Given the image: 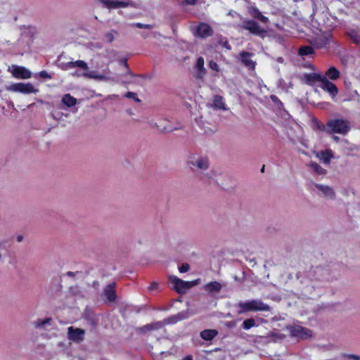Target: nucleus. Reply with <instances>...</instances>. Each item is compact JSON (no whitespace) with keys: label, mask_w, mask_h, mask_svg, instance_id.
<instances>
[{"label":"nucleus","mask_w":360,"mask_h":360,"mask_svg":"<svg viewBox=\"0 0 360 360\" xmlns=\"http://www.w3.org/2000/svg\"><path fill=\"white\" fill-rule=\"evenodd\" d=\"M248 12L252 17L259 20L263 23H266L269 22L268 18L263 15L259 9L255 6H250L248 8Z\"/></svg>","instance_id":"nucleus-23"},{"label":"nucleus","mask_w":360,"mask_h":360,"mask_svg":"<svg viewBox=\"0 0 360 360\" xmlns=\"http://www.w3.org/2000/svg\"><path fill=\"white\" fill-rule=\"evenodd\" d=\"M39 76L42 78L51 79V77L46 71H41L39 72Z\"/></svg>","instance_id":"nucleus-43"},{"label":"nucleus","mask_w":360,"mask_h":360,"mask_svg":"<svg viewBox=\"0 0 360 360\" xmlns=\"http://www.w3.org/2000/svg\"><path fill=\"white\" fill-rule=\"evenodd\" d=\"M346 356L349 360H360V356H358V355L348 354Z\"/></svg>","instance_id":"nucleus-44"},{"label":"nucleus","mask_w":360,"mask_h":360,"mask_svg":"<svg viewBox=\"0 0 360 360\" xmlns=\"http://www.w3.org/2000/svg\"><path fill=\"white\" fill-rule=\"evenodd\" d=\"M252 53L243 51L240 53L242 63L249 69L253 70L255 67V63L250 59Z\"/></svg>","instance_id":"nucleus-24"},{"label":"nucleus","mask_w":360,"mask_h":360,"mask_svg":"<svg viewBox=\"0 0 360 360\" xmlns=\"http://www.w3.org/2000/svg\"><path fill=\"white\" fill-rule=\"evenodd\" d=\"M195 68L196 78L202 79L206 74V69L204 68V59L202 57L197 59Z\"/></svg>","instance_id":"nucleus-20"},{"label":"nucleus","mask_w":360,"mask_h":360,"mask_svg":"<svg viewBox=\"0 0 360 360\" xmlns=\"http://www.w3.org/2000/svg\"><path fill=\"white\" fill-rule=\"evenodd\" d=\"M169 281L174 285L173 289L179 294H184L191 289L188 281H184L175 276H169Z\"/></svg>","instance_id":"nucleus-10"},{"label":"nucleus","mask_w":360,"mask_h":360,"mask_svg":"<svg viewBox=\"0 0 360 360\" xmlns=\"http://www.w3.org/2000/svg\"><path fill=\"white\" fill-rule=\"evenodd\" d=\"M164 327V323L162 321H156L154 323L146 324L138 328L140 333H146L150 331L156 330Z\"/></svg>","instance_id":"nucleus-17"},{"label":"nucleus","mask_w":360,"mask_h":360,"mask_svg":"<svg viewBox=\"0 0 360 360\" xmlns=\"http://www.w3.org/2000/svg\"><path fill=\"white\" fill-rule=\"evenodd\" d=\"M120 63L122 64L125 68H127V58H122L120 60Z\"/></svg>","instance_id":"nucleus-49"},{"label":"nucleus","mask_w":360,"mask_h":360,"mask_svg":"<svg viewBox=\"0 0 360 360\" xmlns=\"http://www.w3.org/2000/svg\"><path fill=\"white\" fill-rule=\"evenodd\" d=\"M276 60H277V62L281 63H283V58L282 57L277 58Z\"/></svg>","instance_id":"nucleus-55"},{"label":"nucleus","mask_w":360,"mask_h":360,"mask_svg":"<svg viewBox=\"0 0 360 360\" xmlns=\"http://www.w3.org/2000/svg\"><path fill=\"white\" fill-rule=\"evenodd\" d=\"M197 33L200 37L204 38L212 36L213 30L209 25L206 23H201L197 28Z\"/></svg>","instance_id":"nucleus-18"},{"label":"nucleus","mask_w":360,"mask_h":360,"mask_svg":"<svg viewBox=\"0 0 360 360\" xmlns=\"http://www.w3.org/2000/svg\"><path fill=\"white\" fill-rule=\"evenodd\" d=\"M310 167L313 169V171L315 172L317 174H325L326 172V170L316 162H311L310 164Z\"/></svg>","instance_id":"nucleus-32"},{"label":"nucleus","mask_w":360,"mask_h":360,"mask_svg":"<svg viewBox=\"0 0 360 360\" xmlns=\"http://www.w3.org/2000/svg\"><path fill=\"white\" fill-rule=\"evenodd\" d=\"M133 26H134L137 28H139V29H148V30H150V29H152L154 27L153 25L143 24L141 22H137L136 24H134Z\"/></svg>","instance_id":"nucleus-35"},{"label":"nucleus","mask_w":360,"mask_h":360,"mask_svg":"<svg viewBox=\"0 0 360 360\" xmlns=\"http://www.w3.org/2000/svg\"><path fill=\"white\" fill-rule=\"evenodd\" d=\"M22 239H23L22 236H18L17 237V241L19 242V243L21 242L22 240Z\"/></svg>","instance_id":"nucleus-57"},{"label":"nucleus","mask_w":360,"mask_h":360,"mask_svg":"<svg viewBox=\"0 0 360 360\" xmlns=\"http://www.w3.org/2000/svg\"><path fill=\"white\" fill-rule=\"evenodd\" d=\"M292 278V276L290 274V275L288 276V278Z\"/></svg>","instance_id":"nucleus-64"},{"label":"nucleus","mask_w":360,"mask_h":360,"mask_svg":"<svg viewBox=\"0 0 360 360\" xmlns=\"http://www.w3.org/2000/svg\"><path fill=\"white\" fill-rule=\"evenodd\" d=\"M218 334V331L214 329H206L200 332V337L205 340H212Z\"/></svg>","instance_id":"nucleus-27"},{"label":"nucleus","mask_w":360,"mask_h":360,"mask_svg":"<svg viewBox=\"0 0 360 360\" xmlns=\"http://www.w3.org/2000/svg\"><path fill=\"white\" fill-rule=\"evenodd\" d=\"M333 139L336 141V142H338L340 141V138L337 136H333Z\"/></svg>","instance_id":"nucleus-59"},{"label":"nucleus","mask_w":360,"mask_h":360,"mask_svg":"<svg viewBox=\"0 0 360 360\" xmlns=\"http://www.w3.org/2000/svg\"><path fill=\"white\" fill-rule=\"evenodd\" d=\"M124 97L128 98H132L137 103L141 102V100L137 97V94L134 92H130V91L127 92V94H125Z\"/></svg>","instance_id":"nucleus-36"},{"label":"nucleus","mask_w":360,"mask_h":360,"mask_svg":"<svg viewBox=\"0 0 360 360\" xmlns=\"http://www.w3.org/2000/svg\"><path fill=\"white\" fill-rule=\"evenodd\" d=\"M256 325L255 320L253 319H245L242 324V327L245 330H249Z\"/></svg>","instance_id":"nucleus-33"},{"label":"nucleus","mask_w":360,"mask_h":360,"mask_svg":"<svg viewBox=\"0 0 360 360\" xmlns=\"http://www.w3.org/2000/svg\"><path fill=\"white\" fill-rule=\"evenodd\" d=\"M53 319L51 317H46L45 319H38L32 323V325L35 328L40 330H46L47 326H51Z\"/></svg>","instance_id":"nucleus-22"},{"label":"nucleus","mask_w":360,"mask_h":360,"mask_svg":"<svg viewBox=\"0 0 360 360\" xmlns=\"http://www.w3.org/2000/svg\"><path fill=\"white\" fill-rule=\"evenodd\" d=\"M204 289L210 293L218 292L221 289V285L217 281H212L206 284Z\"/></svg>","instance_id":"nucleus-26"},{"label":"nucleus","mask_w":360,"mask_h":360,"mask_svg":"<svg viewBox=\"0 0 360 360\" xmlns=\"http://www.w3.org/2000/svg\"><path fill=\"white\" fill-rule=\"evenodd\" d=\"M184 1L188 5H195L197 0H184Z\"/></svg>","instance_id":"nucleus-50"},{"label":"nucleus","mask_w":360,"mask_h":360,"mask_svg":"<svg viewBox=\"0 0 360 360\" xmlns=\"http://www.w3.org/2000/svg\"><path fill=\"white\" fill-rule=\"evenodd\" d=\"M7 91L13 92H20L22 94L37 93L38 90L34 87L31 83H16L11 86H6Z\"/></svg>","instance_id":"nucleus-8"},{"label":"nucleus","mask_w":360,"mask_h":360,"mask_svg":"<svg viewBox=\"0 0 360 360\" xmlns=\"http://www.w3.org/2000/svg\"><path fill=\"white\" fill-rule=\"evenodd\" d=\"M9 70L12 73L13 76L18 79H28L31 77L32 73L27 68L13 65L10 68Z\"/></svg>","instance_id":"nucleus-13"},{"label":"nucleus","mask_w":360,"mask_h":360,"mask_svg":"<svg viewBox=\"0 0 360 360\" xmlns=\"http://www.w3.org/2000/svg\"><path fill=\"white\" fill-rule=\"evenodd\" d=\"M34 29L32 27H24L22 31V37H27L32 40L34 34Z\"/></svg>","instance_id":"nucleus-30"},{"label":"nucleus","mask_w":360,"mask_h":360,"mask_svg":"<svg viewBox=\"0 0 360 360\" xmlns=\"http://www.w3.org/2000/svg\"><path fill=\"white\" fill-rule=\"evenodd\" d=\"M297 279L299 280L300 285L297 288V291L304 298H312L316 295V288L312 283L314 280L308 278V274L306 277L300 278V274L296 275Z\"/></svg>","instance_id":"nucleus-4"},{"label":"nucleus","mask_w":360,"mask_h":360,"mask_svg":"<svg viewBox=\"0 0 360 360\" xmlns=\"http://www.w3.org/2000/svg\"><path fill=\"white\" fill-rule=\"evenodd\" d=\"M307 274L309 278L317 281L330 282L335 278L333 270L329 266L314 267Z\"/></svg>","instance_id":"nucleus-3"},{"label":"nucleus","mask_w":360,"mask_h":360,"mask_svg":"<svg viewBox=\"0 0 360 360\" xmlns=\"http://www.w3.org/2000/svg\"><path fill=\"white\" fill-rule=\"evenodd\" d=\"M195 122L200 126L202 128L205 129V122L203 120L202 116H199L195 118Z\"/></svg>","instance_id":"nucleus-40"},{"label":"nucleus","mask_w":360,"mask_h":360,"mask_svg":"<svg viewBox=\"0 0 360 360\" xmlns=\"http://www.w3.org/2000/svg\"><path fill=\"white\" fill-rule=\"evenodd\" d=\"M188 316V313L186 311L181 312V313L177 314L176 315H174L173 316H171L168 319H165L164 321H162V323H164V326H165L166 324L175 323L180 320L187 319Z\"/></svg>","instance_id":"nucleus-25"},{"label":"nucleus","mask_w":360,"mask_h":360,"mask_svg":"<svg viewBox=\"0 0 360 360\" xmlns=\"http://www.w3.org/2000/svg\"><path fill=\"white\" fill-rule=\"evenodd\" d=\"M238 307L240 308L238 314L249 311H269L271 310V307L267 304L264 303L260 300L240 302L238 303Z\"/></svg>","instance_id":"nucleus-5"},{"label":"nucleus","mask_w":360,"mask_h":360,"mask_svg":"<svg viewBox=\"0 0 360 360\" xmlns=\"http://www.w3.org/2000/svg\"><path fill=\"white\" fill-rule=\"evenodd\" d=\"M234 279L237 281H244V278H238L237 276H234Z\"/></svg>","instance_id":"nucleus-58"},{"label":"nucleus","mask_w":360,"mask_h":360,"mask_svg":"<svg viewBox=\"0 0 360 360\" xmlns=\"http://www.w3.org/2000/svg\"><path fill=\"white\" fill-rule=\"evenodd\" d=\"M292 337L304 340L311 336V330L301 326H293L288 328Z\"/></svg>","instance_id":"nucleus-12"},{"label":"nucleus","mask_w":360,"mask_h":360,"mask_svg":"<svg viewBox=\"0 0 360 360\" xmlns=\"http://www.w3.org/2000/svg\"><path fill=\"white\" fill-rule=\"evenodd\" d=\"M311 190L318 195L326 198L333 199L335 196V193L333 188L327 185L313 183L311 185Z\"/></svg>","instance_id":"nucleus-7"},{"label":"nucleus","mask_w":360,"mask_h":360,"mask_svg":"<svg viewBox=\"0 0 360 360\" xmlns=\"http://www.w3.org/2000/svg\"><path fill=\"white\" fill-rule=\"evenodd\" d=\"M270 98H271V99L273 101H277V100H278V98H277L276 96H274V95H271V96H270Z\"/></svg>","instance_id":"nucleus-56"},{"label":"nucleus","mask_w":360,"mask_h":360,"mask_svg":"<svg viewBox=\"0 0 360 360\" xmlns=\"http://www.w3.org/2000/svg\"><path fill=\"white\" fill-rule=\"evenodd\" d=\"M82 76L88 79H93L98 81H115L114 78L107 75L99 74L96 71L83 72Z\"/></svg>","instance_id":"nucleus-15"},{"label":"nucleus","mask_w":360,"mask_h":360,"mask_svg":"<svg viewBox=\"0 0 360 360\" xmlns=\"http://www.w3.org/2000/svg\"><path fill=\"white\" fill-rule=\"evenodd\" d=\"M92 286H93L96 290H98L99 283H98V281H94V282L93 283Z\"/></svg>","instance_id":"nucleus-52"},{"label":"nucleus","mask_w":360,"mask_h":360,"mask_svg":"<svg viewBox=\"0 0 360 360\" xmlns=\"http://www.w3.org/2000/svg\"><path fill=\"white\" fill-rule=\"evenodd\" d=\"M186 163L191 170L203 181L212 180L216 176L215 171L207 172L210 161L207 157L191 153L188 155Z\"/></svg>","instance_id":"nucleus-1"},{"label":"nucleus","mask_w":360,"mask_h":360,"mask_svg":"<svg viewBox=\"0 0 360 360\" xmlns=\"http://www.w3.org/2000/svg\"><path fill=\"white\" fill-rule=\"evenodd\" d=\"M264 165H263V167H262V169H261V172H264Z\"/></svg>","instance_id":"nucleus-62"},{"label":"nucleus","mask_w":360,"mask_h":360,"mask_svg":"<svg viewBox=\"0 0 360 360\" xmlns=\"http://www.w3.org/2000/svg\"><path fill=\"white\" fill-rule=\"evenodd\" d=\"M200 283V279H196L195 281H188V283H190L191 285V288H193V286L198 285V283Z\"/></svg>","instance_id":"nucleus-47"},{"label":"nucleus","mask_w":360,"mask_h":360,"mask_svg":"<svg viewBox=\"0 0 360 360\" xmlns=\"http://www.w3.org/2000/svg\"><path fill=\"white\" fill-rule=\"evenodd\" d=\"M182 129L181 126H179V127H175V128H172V129H168L166 127H165L164 129H163V131H165V132H172L173 131L179 130V129Z\"/></svg>","instance_id":"nucleus-45"},{"label":"nucleus","mask_w":360,"mask_h":360,"mask_svg":"<svg viewBox=\"0 0 360 360\" xmlns=\"http://www.w3.org/2000/svg\"><path fill=\"white\" fill-rule=\"evenodd\" d=\"M238 27L248 30L250 33L255 35H260L266 32L264 29L262 28L257 22L252 20H245Z\"/></svg>","instance_id":"nucleus-9"},{"label":"nucleus","mask_w":360,"mask_h":360,"mask_svg":"<svg viewBox=\"0 0 360 360\" xmlns=\"http://www.w3.org/2000/svg\"><path fill=\"white\" fill-rule=\"evenodd\" d=\"M85 330L70 326L68 328V339L75 343H81L84 340Z\"/></svg>","instance_id":"nucleus-11"},{"label":"nucleus","mask_w":360,"mask_h":360,"mask_svg":"<svg viewBox=\"0 0 360 360\" xmlns=\"http://www.w3.org/2000/svg\"><path fill=\"white\" fill-rule=\"evenodd\" d=\"M68 275H72V272H68Z\"/></svg>","instance_id":"nucleus-63"},{"label":"nucleus","mask_w":360,"mask_h":360,"mask_svg":"<svg viewBox=\"0 0 360 360\" xmlns=\"http://www.w3.org/2000/svg\"><path fill=\"white\" fill-rule=\"evenodd\" d=\"M271 337L273 338L274 341L277 340H282L285 338V335L279 333H271Z\"/></svg>","instance_id":"nucleus-38"},{"label":"nucleus","mask_w":360,"mask_h":360,"mask_svg":"<svg viewBox=\"0 0 360 360\" xmlns=\"http://www.w3.org/2000/svg\"><path fill=\"white\" fill-rule=\"evenodd\" d=\"M62 102L64 105H65L68 107H72L77 104V100L73 96H72L70 94H67L63 96Z\"/></svg>","instance_id":"nucleus-29"},{"label":"nucleus","mask_w":360,"mask_h":360,"mask_svg":"<svg viewBox=\"0 0 360 360\" xmlns=\"http://www.w3.org/2000/svg\"><path fill=\"white\" fill-rule=\"evenodd\" d=\"M327 127L331 133H338L345 135L350 129V125L347 120L335 119L328 122Z\"/></svg>","instance_id":"nucleus-6"},{"label":"nucleus","mask_w":360,"mask_h":360,"mask_svg":"<svg viewBox=\"0 0 360 360\" xmlns=\"http://www.w3.org/2000/svg\"><path fill=\"white\" fill-rule=\"evenodd\" d=\"M61 69L64 70H67L69 68H72L75 67H78L84 70L87 71L89 70V67L87 63L84 60H77V61H71L65 63H62L60 65Z\"/></svg>","instance_id":"nucleus-16"},{"label":"nucleus","mask_w":360,"mask_h":360,"mask_svg":"<svg viewBox=\"0 0 360 360\" xmlns=\"http://www.w3.org/2000/svg\"><path fill=\"white\" fill-rule=\"evenodd\" d=\"M101 2L109 8H123L128 6V4L121 0H101Z\"/></svg>","instance_id":"nucleus-19"},{"label":"nucleus","mask_w":360,"mask_h":360,"mask_svg":"<svg viewBox=\"0 0 360 360\" xmlns=\"http://www.w3.org/2000/svg\"><path fill=\"white\" fill-rule=\"evenodd\" d=\"M129 83H130L129 82L124 81V82H122V84L124 85V86H126L127 84H128Z\"/></svg>","instance_id":"nucleus-60"},{"label":"nucleus","mask_w":360,"mask_h":360,"mask_svg":"<svg viewBox=\"0 0 360 360\" xmlns=\"http://www.w3.org/2000/svg\"><path fill=\"white\" fill-rule=\"evenodd\" d=\"M302 81L307 84L313 85L316 82H319V86L325 91H327L333 98L338 94V88L325 76H322L317 73L304 74L302 77Z\"/></svg>","instance_id":"nucleus-2"},{"label":"nucleus","mask_w":360,"mask_h":360,"mask_svg":"<svg viewBox=\"0 0 360 360\" xmlns=\"http://www.w3.org/2000/svg\"><path fill=\"white\" fill-rule=\"evenodd\" d=\"M158 283H156V282H153V283H151V285H150V287L148 288V289H149L150 290H153L156 289V288H158Z\"/></svg>","instance_id":"nucleus-48"},{"label":"nucleus","mask_w":360,"mask_h":360,"mask_svg":"<svg viewBox=\"0 0 360 360\" xmlns=\"http://www.w3.org/2000/svg\"><path fill=\"white\" fill-rule=\"evenodd\" d=\"M115 287L116 283L113 282L107 285L103 289V295L107 298L108 302H112L117 299Z\"/></svg>","instance_id":"nucleus-14"},{"label":"nucleus","mask_w":360,"mask_h":360,"mask_svg":"<svg viewBox=\"0 0 360 360\" xmlns=\"http://www.w3.org/2000/svg\"><path fill=\"white\" fill-rule=\"evenodd\" d=\"M224 46L226 47L227 49H231V46H229L227 41H225Z\"/></svg>","instance_id":"nucleus-54"},{"label":"nucleus","mask_w":360,"mask_h":360,"mask_svg":"<svg viewBox=\"0 0 360 360\" xmlns=\"http://www.w3.org/2000/svg\"><path fill=\"white\" fill-rule=\"evenodd\" d=\"M149 124L153 128H158L157 123L154 122L153 121H150Z\"/></svg>","instance_id":"nucleus-51"},{"label":"nucleus","mask_w":360,"mask_h":360,"mask_svg":"<svg viewBox=\"0 0 360 360\" xmlns=\"http://www.w3.org/2000/svg\"><path fill=\"white\" fill-rule=\"evenodd\" d=\"M190 266L188 263H183L179 267V270L181 273H186L189 270Z\"/></svg>","instance_id":"nucleus-39"},{"label":"nucleus","mask_w":360,"mask_h":360,"mask_svg":"<svg viewBox=\"0 0 360 360\" xmlns=\"http://www.w3.org/2000/svg\"><path fill=\"white\" fill-rule=\"evenodd\" d=\"M117 34V31L112 30L103 35V39L108 43H112Z\"/></svg>","instance_id":"nucleus-31"},{"label":"nucleus","mask_w":360,"mask_h":360,"mask_svg":"<svg viewBox=\"0 0 360 360\" xmlns=\"http://www.w3.org/2000/svg\"><path fill=\"white\" fill-rule=\"evenodd\" d=\"M126 68V74L131 75H132V72H131V71L130 70V69H129V66L127 65V68Z\"/></svg>","instance_id":"nucleus-53"},{"label":"nucleus","mask_w":360,"mask_h":360,"mask_svg":"<svg viewBox=\"0 0 360 360\" xmlns=\"http://www.w3.org/2000/svg\"><path fill=\"white\" fill-rule=\"evenodd\" d=\"M70 290L71 292L74 294V295H77L79 293V290L78 289V287L77 286H75V287H71L70 288Z\"/></svg>","instance_id":"nucleus-46"},{"label":"nucleus","mask_w":360,"mask_h":360,"mask_svg":"<svg viewBox=\"0 0 360 360\" xmlns=\"http://www.w3.org/2000/svg\"><path fill=\"white\" fill-rule=\"evenodd\" d=\"M209 65L212 70H215L217 72L219 71V66L216 62L211 60L209 63Z\"/></svg>","instance_id":"nucleus-41"},{"label":"nucleus","mask_w":360,"mask_h":360,"mask_svg":"<svg viewBox=\"0 0 360 360\" xmlns=\"http://www.w3.org/2000/svg\"><path fill=\"white\" fill-rule=\"evenodd\" d=\"M314 50L311 46H302L299 49V54L301 56H307L313 53Z\"/></svg>","instance_id":"nucleus-34"},{"label":"nucleus","mask_w":360,"mask_h":360,"mask_svg":"<svg viewBox=\"0 0 360 360\" xmlns=\"http://www.w3.org/2000/svg\"><path fill=\"white\" fill-rule=\"evenodd\" d=\"M331 158V155L329 152H322L321 159L325 163H329Z\"/></svg>","instance_id":"nucleus-37"},{"label":"nucleus","mask_w":360,"mask_h":360,"mask_svg":"<svg viewBox=\"0 0 360 360\" xmlns=\"http://www.w3.org/2000/svg\"><path fill=\"white\" fill-rule=\"evenodd\" d=\"M74 75H77V76H78V77H79V76H82V74H81V75H80V74H79L78 72H75V73L74 74Z\"/></svg>","instance_id":"nucleus-61"},{"label":"nucleus","mask_w":360,"mask_h":360,"mask_svg":"<svg viewBox=\"0 0 360 360\" xmlns=\"http://www.w3.org/2000/svg\"><path fill=\"white\" fill-rule=\"evenodd\" d=\"M207 105L215 110H227L224 102L223 97L219 95L214 96L212 100V103L207 104Z\"/></svg>","instance_id":"nucleus-21"},{"label":"nucleus","mask_w":360,"mask_h":360,"mask_svg":"<svg viewBox=\"0 0 360 360\" xmlns=\"http://www.w3.org/2000/svg\"><path fill=\"white\" fill-rule=\"evenodd\" d=\"M326 78L331 80H336L338 79L340 76V71L335 67H330L325 73Z\"/></svg>","instance_id":"nucleus-28"},{"label":"nucleus","mask_w":360,"mask_h":360,"mask_svg":"<svg viewBox=\"0 0 360 360\" xmlns=\"http://www.w3.org/2000/svg\"><path fill=\"white\" fill-rule=\"evenodd\" d=\"M351 38L356 44L360 43V36L358 35L357 34L354 33L351 34Z\"/></svg>","instance_id":"nucleus-42"}]
</instances>
